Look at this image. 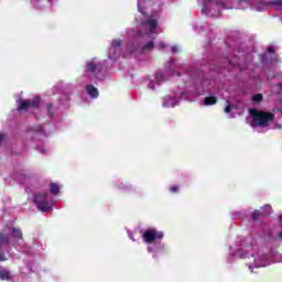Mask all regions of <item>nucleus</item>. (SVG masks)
Segmentation results:
<instances>
[{
    "label": "nucleus",
    "mask_w": 282,
    "mask_h": 282,
    "mask_svg": "<svg viewBox=\"0 0 282 282\" xmlns=\"http://www.w3.org/2000/svg\"><path fill=\"white\" fill-rule=\"evenodd\" d=\"M249 116L252 120L251 127H268L274 120V113L256 108L249 109Z\"/></svg>",
    "instance_id": "f257e3e1"
},
{
    "label": "nucleus",
    "mask_w": 282,
    "mask_h": 282,
    "mask_svg": "<svg viewBox=\"0 0 282 282\" xmlns=\"http://www.w3.org/2000/svg\"><path fill=\"white\" fill-rule=\"evenodd\" d=\"M13 241H21L23 239V231H21V228L11 227V234H7L6 231H0V251L3 246H10ZM0 261H8V258H6V254L0 252Z\"/></svg>",
    "instance_id": "f03ea898"
},
{
    "label": "nucleus",
    "mask_w": 282,
    "mask_h": 282,
    "mask_svg": "<svg viewBox=\"0 0 282 282\" xmlns=\"http://www.w3.org/2000/svg\"><path fill=\"white\" fill-rule=\"evenodd\" d=\"M34 203L41 213H50L52 205L50 204V193L44 192L34 196Z\"/></svg>",
    "instance_id": "7ed1b4c3"
},
{
    "label": "nucleus",
    "mask_w": 282,
    "mask_h": 282,
    "mask_svg": "<svg viewBox=\"0 0 282 282\" xmlns=\"http://www.w3.org/2000/svg\"><path fill=\"white\" fill-rule=\"evenodd\" d=\"M142 239L144 243H154V241H162V239H164V232L155 228H149L143 232Z\"/></svg>",
    "instance_id": "20e7f679"
},
{
    "label": "nucleus",
    "mask_w": 282,
    "mask_h": 282,
    "mask_svg": "<svg viewBox=\"0 0 282 282\" xmlns=\"http://www.w3.org/2000/svg\"><path fill=\"white\" fill-rule=\"evenodd\" d=\"M18 102V111H28V109H39V106L41 105V99L39 97H35L31 100L25 99H19Z\"/></svg>",
    "instance_id": "39448f33"
},
{
    "label": "nucleus",
    "mask_w": 282,
    "mask_h": 282,
    "mask_svg": "<svg viewBox=\"0 0 282 282\" xmlns=\"http://www.w3.org/2000/svg\"><path fill=\"white\" fill-rule=\"evenodd\" d=\"M143 25H148L150 28V32H153L158 29V20L153 18H148L145 21L142 22Z\"/></svg>",
    "instance_id": "423d86ee"
},
{
    "label": "nucleus",
    "mask_w": 282,
    "mask_h": 282,
    "mask_svg": "<svg viewBox=\"0 0 282 282\" xmlns=\"http://www.w3.org/2000/svg\"><path fill=\"white\" fill-rule=\"evenodd\" d=\"M270 215H272V206L271 205L267 204L260 208V216L262 218L269 217Z\"/></svg>",
    "instance_id": "0eeeda50"
},
{
    "label": "nucleus",
    "mask_w": 282,
    "mask_h": 282,
    "mask_svg": "<svg viewBox=\"0 0 282 282\" xmlns=\"http://www.w3.org/2000/svg\"><path fill=\"white\" fill-rule=\"evenodd\" d=\"M86 91L90 98H98L99 96L98 88H96L94 85H88L86 87Z\"/></svg>",
    "instance_id": "6e6552de"
},
{
    "label": "nucleus",
    "mask_w": 282,
    "mask_h": 282,
    "mask_svg": "<svg viewBox=\"0 0 282 282\" xmlns=\"http://www.w3.org/2000/svg\"><path fill=\"white\" fill-rule=\"evenodd\" d=\"M86 69L87 72H91V74H96V69H98V65L94 63V61L87 62Z\"/></svg>",
    "instance_id": "1a4fd4ad"
},
{
    "label": "nucleus",
    "mask_w": 282,
    "mask_h": 282,
    "mask_svg": "<svg viewBox=\"0 0 282 282\" xmlns=\"http://www.w3.org/2000/svg\"><path fill=\"white\" fill-rule=\"evenodd\" d=\"M204 105H206V107H210V105H217V97L215 96L206 97L204 99Z\"/></svg>",
    "instance_id": "9d476101"
},
{
    "label": "nucleus",
    "mask_w": 282,
    "mask_h": 282,
    "mask_svg": "<svg viewBox=\"0 0 282 282\" xmlns=\"http://www.w3.org/2000/svg\"><path fill=\"white\" fill-rule=\"evenodd\" d=\"M50 192L52 193V195H58V193H61V187L56 183H51Z\"/></svg>",
    "instance_id": "9b49d317"
},
{
    "label": "nucleus",
    "mask_w": 282,
    "mask_h": 282,
    "mask_svg": "<svg viewBox=\"0 0 282 282\" xmlns=\"http://www.w3.org/2000/svg\"><path fill=\"white\" fill-rule=\"evenodd\" d=\"M0 280L1 281H10V271H8V270L0 271Z\"/></svg>",
    "instance_id": "f8f14e48"
},
{
    "label": "nucleus",
    "mask_w": 282,
    "mask_h": 282,
    "mask_svg": "<svg viewBox=\"0 0 282 282\" xmlns=\"http://www.w3.org/2000/svg\"><path fill=\"white\" fill-rule=\"evenodd\" d=\"M261 212L259 209H254L251 214V219L253 221H259V219H261Z\"/></svg>",
    "instance_id": "ddd939ff"
},
{
    "label": "nucleus",
    "mask_w": 282,
    "mask_h": 282,
    "mask_svg": "<svg viewBox=\"0 0 282 282\" xmlns=\"http://www.w3.org/2000/svg\"><path fill=\"white\" fill-rule=\"evenodd\" d=\"M153 47H155V44L153 43V41L147 43L145 45H143L142 50L143 52H149L151 50H153Z\"/></svg>",
    "instance_id": "4468645a"
},
{
    "label": "nucleus",
    "mask_w": 282,
    "mask_h": 282,
    "mask_svg": "<svg viewBox=\"0 0 282 282\" xmlns=\"http://www.w3.org/2000/svg\"><path fill=\"white\" fill-rule=\"evenodd\" d=\"M252 102H261L263 100V95L262 94H256L251 98Z\"/></svg>",
    "instance_id": "2eb2a0df"
},
{
    "label": "nucleus",
    "mask_w": 282,
    "mask_h": 282,
    "mask_svg": "<svg viewBox=\"0 0 282 282\" xmlns=\"http://www.w3.org/2000/svg\"><path fill=\"white\" fill-rule=\"evenodd\" d=\"M270 6H275L276 8H282V0H273Z\"/></svg>",
    "instance_id": "dca6fc26"
},
{
    "label": "nucleus",
    "mask_w": 282,
    "mask_h": 282,
    "mask_svg": "<svg viewBox=\"0 0 282 282\" xmlns=\"http://www.w3.org/2000/svg\"><path fill=\"white\" fill-rule=\"evenodd\" d=\"M120 45H122V41H120V40L112 41V47H115V50L120 47Z\"/></svg>",
    "instance_id": "f3484780"
},
{
    "label": "nucleus",
    "mask_w": 282,
    "mask_h": 282,
    "mask_svg": "<svg viewBox=\"0 0 282 282\" xmlns=\"http://www.w3.org/2000/svg\"><path fill=\"white\" fill-rule=\"evenodd\" d=\"M46 109H47V115L48 116H54V113H52V109H54V105L53 104H47L46 105Z\"/></svg>",
    "instance_id": "a211bd4d"
},
{
    "label": "nucleus",
    "mask_w": 282,
    "mask_h": 282,
    "mask_svg": "<svg viewBox=\"0 0 282 282\" xmlns=\"http://www.w3.org/2000/svg\"><path fill=\"white\" fill-rule=\"evenodd\" d=\"M170 191H171V193H178L180 192V187L177 185H172L170 187Z\"/></svg>",
    "instance_id": "6ab92c4d"
},
{
    "label": "nucleus",
    "mask_w": 282,
    "mask_h": 282,
    "mask_svg": "<svg viewBox=\"0 0 282 282\" xmlns=\"http://www.w3.org/2000/svg\"><path fill=\"white\" fill-rule=\"evenodd\" d=\"M232 111V105H228L225 107V113H230Z\"/></svg>",
    "instance_id": "aec40b11"
},
{
    "label": "nucleus",
    "mask_w": 282,
    "mask_h": 282,
    "mask_svg": "<svg viewBox=\"0 0 282 282\" xmlns=\"http://www.w3.org/2000/svg\"><path fill=\"white\" fill-rule=\"evenodd\" d=\"M159 50H166V43L160 42L159 43Z\"/></svg>",
    "instance_id": "412c9836"
},
{
    "label": "nucleus",
    "mask_w": 282,
    "mask_h": 282,
    "mask_svg": "<svg viewBox=\"0 0 282 282\" xmlns=\"http://www.w3.org/2000/svg\"><path fill=\"white\" fill-rule=\"evenodd\" d=\"M268 52L269 54H274V46H269Z\"/></svg>",
    "instance_id": "4be33fe9"
},
{
    "label": "nucleus",
    "mask_w": 282,
    "mask_h": 282,
    "mask_svg": "<svg viewBox=\"0 0 282 282\" xmlns=\"http://www.w3.org/2000/svg\"><path fill=\"white\" fill-rule=\"evenodd\" d=\"M177 53V46H172V54H176Z\"/></svg>",
    "instance_id": "5701e85b"
},
{
    "label": "nucleus",
    "mask_w": 282,
    "mask_h": 282,
    "mask_svg": "<svg viewBox=\"0 0 282 282\" xmlns=\"http://www.w3.org/2000/svg\"><path fill=\"white\" fill-rule=\"evenodd\" d=\"M163 107H175V104L169 105V104L164 102V104H163Z\"/></svg>",
    "instance_id": "b1692460"
},
{
    "label": "nucleus",
    "mask_w": 282,
    "mask_h": 282,
    "mask_svg": "<svg viewBox=\"0 0 282 282\" xmlns=\"http://www.w3.org/2000/svg\"><path fill=\"white\" fill-rule=\"evenodd\" d=\"M2 140H6V134H3V133L0 134V144H1Z\"/></svg>",
    "instance_id": "393cba45"
},
{
    "label": "nucleus",
    "mask_w": 282,
    "mask_h": 282,
    "mask_svg": "<svg viewBox=\"0 0 282 282\" xmlns=\"http://www.w3.org/2000/svg\"><path fill=\"white\" fill-rule=\"evenodd\" d=\"M204 3H210V0H203Z\"/></svg>",
    "instance_id": "a878e982"
},
{
    "label": "nucleus",
    "mask_w": 282,
    "mask_h": 282,
    "mask_svg": "<svg viewBox=\"0 0 282 282\" xmlns=\"http://www.w3.org/2000/svg\"><path fill=\"white\" fill-rule=\"evenodd\" d=\"M217 6L224 7V3L223 2H217Z\"/></svg>",
    "instance_id": "bb28decb"
},
{
    "label": "nucleus",
    "mask_w": 282,
    "mask_h": 282,
    "mask_svg": "<svg viewBox=\"0 0 282 282\" xmlns=\"http://www.w3.org/2000/svg\"><path fill=\"white\" fill-rule=\"evenodd\" d=\"M236 63L234 65H237L238 57H235Z\"/></svg>",
    "instance_id": "cd10ccee"
},
{
    "label": "nucleus",
    "mask_w": 282,
    "mask_h": 282,
    "mask_svg": "<svg viewBox=\"0 0 282 282\" xmlns=\"http://www.w3.org/2000/svg\"><path fill=\"white\" fill-rule=\"evenodd\" d=\"M280 239H282V231L279 234Z\"/></svg>",
    "instance_id": "c85d7f7f"
},
{
    "label": "nucleus",
    "mask_w": 282,
    "mask_h": 282,
    "mask_svg": "<svg viewBox=\"0 0 282 282\" xmlns=\"http://www.w3.org/2000/svg\"><path fill=\"white\" fill-rule=\"evenodd\" d=\"M278 86H280V87H281V89H282V84H278Z\"/></svg>",
    "instance_id": "c756f323"
},
{
    "label": "nucleus",
    "mask_w": 282,
    "mask_h": 282,
    "mask_svg": "<svg viewBox=\"0 0 282 282\" xmlns=\"http://www.w3.org/2000/svg\"><path fill=\"white\" fill-rule=\"evenodd\" d=\"M149 250H150V252H153V251L151 250V248H149Z\"/></svg>",
    "instance_id": "7c9ffc66"
}]
</instances>
